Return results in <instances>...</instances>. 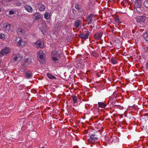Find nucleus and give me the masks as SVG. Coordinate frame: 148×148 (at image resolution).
<instances>
[{"label": "nucleus", "instance_id": "1", "mask_svg": "<svg viewBox=\"0 0 148 148\" xmlns=\"http://www.w3.org/2000/svg\"><path fill=\"white\" fill-rule=\"evenodd\" d=\"M61 57L60 54L57 51H54L51 53V57L53 63L58 64L61 63Z\"/></svg>", "mask_w": 148, "mask_h": 148}, {"label": "nucleus", "instance_id": "2", "mask_svg": "<svg viewBox=\"0 0 148 148\" xmlns=\"http://www.w3.org/2000/svg\"><path fill=\"white\" fill-rule=\"evenodd\" d=\"M11 51V50L9 48L6 47L0 51V56H2L7 54L9 53Z\"/></svg>", "mask_w": 148, "mask_h": 148}, {"label": "nucleus", "instance_id": "3", "mask_svg": "<svg viewBox=\"0 0 148 148\" xmlns=\"http://www.w3.org/2000/svg\"><path fill=\"white\" fill-rule=\"evenodd\" d=\"M16 42L18 45L23 46L25 45V42L23 41V39L21 38L16 37Z\"/></svg>", "mask_w": 148, "mask_h": 148}, {"label": "nucleus", "instance_id": "4", "mask_svg": "<svg viewBox=\"0 0 148 148\" xmlns=\"http://www.w3.org/2000/svg\"><path fill=\"white\" fill-rule=\"evenodd\" d=\"M89 35V32L87 30L86 33L84 32L82 33L79 34V37L82 39H86L88 38Z\"/></svg>", "mask_w": 148, "mask_h": 148}, {"label": "nucleus", "instance_id": "5", "mask_svg": "<svg viewBox=\"0 0 148 148\" xmlns=\"http://www.w3.org/2000/svg\"><path fill=\"white\" fill-rule=\"evenodd\" d=\"M98 139V138L97 137V136L95 135V134H91L90 136V139L88 140V141L89 143H92V141L95 142Z\"/></svg>", "mask_w": 148, "mask_h": 148}, {"label": "nucleus", "instance_id": "6", "mask_svg": "<svg viewBox=\"0 0 148 148\" xmlns=\"http://www.w3.org/2000/svg\"><path fill=\"white\" fill-rule=\"evenodd\" d=\"M37 7L40 11H43L45 9V6L42 3L39 2L37 4Z\"/></svg>", "mask_w": 148, "mask_h": 148}, {"label": "nucleus", "instance_id": "7", "mask_svg": "<svg viewBox=\"0 0 148 148\" xmlns=\"http://www.w3.org/2000/svg\"><path fill=\"white\" fill-rule=\"evenodd\" d=\"M23 57L20 54L17 55L14 58L13 60L14 61H17L19 62H20L22 60Z\"/></svg>", "mask_w": 148, "mask_h": 148}, {"label": "nucleus", "instance_id": "8", "mask_svg": "<svg viewBox=\"0 0 148 148\" xmlns=\"http://www.w3.org/2000/svg\"><path fill=\"white\" fill-rule=\"evenodd\" d=\"M145 16H143L139 17L136 19V21L138 23H143L145 21Z\"/></svg>", "mask_w": 148, "mask_h": 148}, {"label": "nucleus", "instance_id": "9", "mask_svg": "<svg viewBox=\"0 0 148 148\" xmlns=\"http://www.w3.org/2000/svg\"><path fill=\"white\" fill-rule=\"evenodd\" d=\"M102 35L103 33L102 32L96 33L95 34H94V37L96 40H98L101 38Z\"/></svg>", "mask_w": 148, "mask_h": 148}, {"label": "nucleus", "instance_id": "10", "mask_svg": "<svg viewBox=\"0 0 148 148\" xmlns=\"http://www.w3.org/2000/svg\"><path fill=\"white\" fill-rule=\"evenodd\" d=\"M4 28L6 30H8L9 32L10 30H11L12 25L8 23H5L3 25Z\"/></svg>", "mask_w": 148, "mask_h": 148}, {"label": "nucleus", "instance_id": "11", "mask_svg": "<svg viewBox=\"0 0 148 148\" xmlns=\"http://www.w3.org/2000/svg\"><path fill=\"white\" fill-rule=\"evenodd\" d=\"M134 6L137 8H140L141 7V0H136Z\"/></svg>", "mask_w": 148, "mask_h": 148}, {"label": "nucleus", "instance_id": "12", "mask_svg": "<svg viewBox=\"0 0 148 148\" xmlns=\"http://www.w3.org/2000/svg\"><path fill=\"white\" fill-rule=\"evenodd\" d=\"M36 44L38 47L42 48L44 47V43L42 41H38L36 42Z\"/></svg>", "mask_w": 148, "mask_h": 148}, {"label": "nucleus", "instance_id": "13", "mask_svg": "<svg viewBox=\"0 0 148 148\" xmlns=\"http://www.w3.org/2000/svg\"><path fill=\"white\" fill-rule=\"evenodd\" d=\"M25 73H26L25 77L26 78L29 79L32 77V72L31 71L27 70Z\"/></svg>", "mask_w": 148, "mask_h": 148}, {"label": "nucleus", "instance_id": "14", "mask_svg": "<svg viewBox=\"0 0 148 148\" xmlns=\"http://www.w3.org/2000/svg\"><path fill=\"white\" fill-rule=\"evenodd\" d=\"M75 7V8L77 9L78 12L79 13H82V10L81 8V6L79 4L76 5Z\"/></svg>", "mask_w": 148, "mask_h": 148}, {"label": "nucleus", "instance_id": "15", "mask_svg": "<svg viewBox=\"0 0 148 148\" xmlns=\"http://www.w3.org/2000/svg\"><path fill=\"white\" fill-rule=\"evenodd\" d=\"M44 53L42 51H39V54L38 56L39 58L43 60V59L44 58Z\"/></svg>", "mask_w": 148, "mask_h": 148}, {"label": "nucleus", "instance_id": "16", "mask_svg": "<svg viewBox=\"0 0 148 148\" xmlns=\"http://www.w3.org/2000/svg\"><path fill=\"white\" fill-rule=\"evenodd\" d=\"M25 8L27 11L29 12H32V11L33 10L32 8L31 7L28 5H25Z\"/></svg>", "mask_w": 148, "mask_h": 148}, {"label": "nucleus", "instance_id": "17", "mask_svg": "<svg viewBox=\"0 0 148 148\" xmlns=\"http://www.w3.org/2000/svg\"><path fill=\"white\" fill-rule=\"evenodd\" d=\"M93 14H90V15L87 17V20L88 22H91L92 21V18L93 17Z\"/></svg>", "mask_w": 148, "mask_h": 148}, {"label": "nucleus", "instance_id": "18", "mask_svg": "<svg viewBox=\"0 0 148 148\" xmlns=\"http://www.w3.org/2000/svg\"><path fill=\"white\" fill-rule=\"evenodd\" d=\"M143 36L144 39L146 41H148V30L145 33H144L143 34Z\"/></svg>", "mask_w": 148, "mask_h": 148}, {"label": "nucleus", "instance_id": "19", "mask_svg": "<svg viewBox=\"0 0 148 148\" xmlns=\"http://www.w3.org/2000/svg\"><path fill=\"white\" fill-rule=\"evenodd\" d=\"M31 62V59L29 58H27L26 60L25 63L24 65L28 66Z\"/></svg>", "mask_w": 148, "mask_h": 148}, {"label": "nucleus", "instance_id": "20", "mask_svg": "<svg viewBox=\"0 0 148 148\" xmlns=\"http://www.w3.org/2000/svg\"><path fill=\"white\" fill-rule=\"evenodd\" d=\"M91 55L95 57H97L99 56V54L97 52L94 51H92L91 53Z\"/></svg>", "mask_w": 148, "mask_h": 148}, {"label": "nucleus", "instance_id": "21", "mask_svg": "<svg viewBox=\"0 0 148 148\" xmlns=\"http://www.w3.org/2000/svg\"><path fill=\"white\" fill-rule=\"evenodd\" d=\"M98 105L99 107L103 108H105L106 106V105L103 102H98Z\"/></svg>", "mask_w": 148, "mask_h": 148}, {"label": "nucleus", "instance_id": "22", "mask_svg": "<svg viewBox=\"0 0 148 148\" xmlns=\"http://www.w3.org/2000/svg\"><path fill=\"white\" fill-rule=\"evenodd\" d=\"M44 17L46 19H49L50 17L49 13L46 12L44 14Z\"/></svg>", "mask_w": 148, "mask_h": 148}, {"label": "nucleus", "instance_id": "23", "mask_svg": "<svg viewBox=\"0 0 148 148\" xmlns=\"http://www.w3.org/2000/svg\"><path fill=\"white\" fill-rule=\"evenodd\" d=\"M81 21L80 20H76L75 23V27H79V26L80 25V23Z\"/></svg>", "mask_w": 148, "mask_h": 148}, {"label": "nucleus", "instance_id": "24", "mask_svg": "<svg viewBox=\"0 0 148 148\" xmlns=\"http://www.w3.org/2000/svg\"><path fill=\"white\" fill-rule=\"evenodd\" d=\"M47 75L49 78L51 79H56V77H55L51 75L49 73H47Z\"/></svg>", "mask_w": 148, "mask_h": 148}, {"label": "nucleus", "instance_id": "25", "mask_svg": "<svg viewBox=\"0 0 148 148\" xmlns=\"http://www.w3.org/2000/svg\"><path fill=\"white\" fill-rule=\"evenodd\" d=\"M34 16L36 19H38L41 17L40 14L39 13H36L35 14Z\"/></svg>", "mask_w": 148, "mask_h": 148}, {"label": "nucleus", "instance_id": "26", "mask_svg": "<svg viewBox=\"0 0 148 148\" xmlns=\"http://www.w3.org/2000/svg\"><path fill=\"white\" fill-rule=\"evenodd\" d=\"M71 97L73 98V102L74 103H76L77 102V97L75 96L74 95H73Z\"/></svg>", "mask_w": 148, "mask_h": 148}, {"label": "nucleus", "instance_id": "27", "mask_svg": "<svg viewBox=\"0 0 148 148\" xmlns=\"http://www.w3.org/2000/svg\"><path fill=\"white\" fill-rule=\"evenodd\" d=\"M111 61L112 63L114 64H115L117 63V60L114 58H112L111 59Z\"/></svg>", "mask_w": 148, "mask_h": 148}, {"label": "nucleus", "instance_id": "28", "mask_svg": "<svg viewBox=\"0 0 148 148\" xmlns=\"http://www.w3.org/2000/svg\"><path fill=\"white\" fill-rule=\"evenodd\" d=\"M143 4L145 7L148 8V0H146L144 1Z\"/></svg>", "mask_w": 148, "mask_h": 148}, {"label": "nucleus", "instance_id": "29", "mask_svg": "<svg viewBox=\"0 0 148 148\" xmlns=\"http://www.w3.org/2000/svg\"><path fill=\"white\" fill-rule=\"evenodd\" d=\"M15 4L18 6H20L22 5V3H20L19 1H16L15 3Z\"/></svg>", "mask_w": 148, "mask_h": 148}, {"label": "nucleus", "instance_id": "30", "mask_svg": "<svg viewBox=\"0 0 148 148\" xmlns=\"http://www.w3.org/2000/svg\"><path fill=\"white\" fill-rule=\"evenodd\" d=\"M0 38L4 40L5 39V36L4 34H0Z\"/></svg>", "mask_w": 148, "mask_h": 148}, {"label": "nucleus", "instance_id": "31", "mask_svg": "<svg viewBox=\"0 0 148 148\" xmlns=\"http://www.w3.org/2000/svg\"><path fill=\"white\" fill-rule=\"evenodd\" d=\"M56 27H58V29H60L61 27H62V25L59 22L58 23H57V24L56 25Z\"/></svg>", "mask_w": 148, "mask_h": 148}, {"label": "nucleus", "instance_id": "32", "mask_svg": "<svg viewBox=\"0 0 148 148\" xmlns=\"http://www.w3.org/2000/svg\"><path fill=\"white\" fill-rule=\"evenodd\" d=\"M24 65H23V66H22V68L21 70V72H25V73L26 71H27V70L26 69H25L24 68V67L25 68V66Z\"/></svg>", "mask_w": 148, "mask_h": 148}, {"label": "nucleus", "instance_id": "33", "mask_svg": "<svg viewBox=\"0 0 148 148\" xmlns=\"http://www.w3.org/2000/svg\"><path fill=\"white\" fill-rule=\"evenodd\" d=\"M114 21L116 23H119V19L117 18H116L114 19Z\"/></svg>", "mask_w": 148, "mask_h": 148}, {"label": "nucleus", "instance_id": "34", "mask_svg": "<svg viewBox=\"0 0 148 148\" xmlns=\"http://www.w3.org/2000/svg\"><path fill=\"white\" fill-rule=\"evenodd\" d=\"M14 12L12 10H10L9 11V13L10 14L12 15L14 14Z\"/></svg>", "mask_w": 148, "mask_h": 148}, {"label": "nucleus", "instance_id": "35", "mask_svg": "<svg viewBox=\"0 0 148 148\" xmlns=\"http://www.w3.org/2000/svg\"><path fill=\"white\" fill-rule=\"evenodd\" d=\"M145 67L147 69H148V60L145 64Z\"/></svg>", "mask_w": 148, "mask_h": 148}, {"label": "nucleus", "instance_id": "36", "mask_svg": "<svg viewBox=\"0 0 148 148\" xmlns=\"http://www.w3.org/2000/svg\"><path fill=\"white\" fill-rule=\"evenodd\" d=\"M40 30L41 32L42 33V34H44L46 32V31L45 30H42V29H40Z\"/></svg>", "mask_w": 148, "mask_h": 148}, {"label": "nucleus", "instance_id": "37", "mask_svg": "<svg viewBox=\"0 0 148 148\" xmlns=\"http://www.w3.org/2000/svg\"><path fill=\"white\" fill-rule=\"evenodd\" d=\"M18 31L22 32V30L20 29H18Z\"/></svg>", "mask_w": 148, "mask_h": 148}, {"label": "nucleus", "instance_id": "38", "mask_svg": "<svg viewBox=\"0 0 148 148\" xmlns=\"http://www.w3.org/2000/svg\"><path fill=\"white\" fill-rule=\"evenodd\" d=\"M114 28L113 29H112V33H113L114 32Z\"/></svg>", "mask_w": 148, "mask_h": 148}, {"label": "nucleus", "instance_id": "39", "mask_svg": "<svg viewBox=\"0 0 148 148\" xmlns=\"http://www.w3.org/2000/svg\"><path fill=\"white\" fill-rule=\"evenodd\" d=\"M147 50L148 51V46L147 47H146Z\"/></svg>", "mask_w": 148, "mask_h": 148}, {"label": "nucleus", "instance_id": "40", "mask_svg": "<svg viewBox=\"0 0 148 148\" xmlns=\"http://www.w3.org/2000/svg\"><path fill=\"white\" fill-rule=\"evenodd\" d=\"M13 0H8V1L9 2H10L11 1H12Z\"/></svg>", "mask_w": 148, "mask_h": 148}, {"label": "nucleus", "instance_id": "41", "mask_svg": "<svg viewBox=\"0 0 148 148\" xmlns=\"http://www.w3.org/2000/svg\"><path fill=\"white\" fill-rule=\"evenodd\" d=\"M1 11V8L0 7V12Z\"/></svg>", "mask_w": 148, "mask_h": 148}, {"label": "nucleus", "instance_id": "42", "mask_svg": "<svg viewBox=\"0 0 148 148\" xmlns=\"http://www.w3.org/2000/svg\"><path fill=\"white\" fill-rule=\"evenodd\" d=\"M91 27H92V28H93V27H94V26H93H93H91Z\"/></svg>", "mask_w": 148, "mask_h": 148}, {"label": "nucleus", "instance_id": "43", "mask_svg": "<svg viewBox=\"0 0 148 148\" xmlns=\"http://www.w3.org/2000/svg\"><path fill=\"white\" fill-rule=\"evenodd\" d=\"M40 148H45V147H41Z\"/></svg>", "mask_w": 148, "mask_h": 148}, {"label": "nucleus", "instance_id": "44", "mask_svg": "<svg viewBox=\"0 0 148 148\" xmlns=\"http://www.w3.org/2000/svg\"><path fill=\"white\" fill-rule=\"evenodd\" d=\"M46 27V26H47V25H46L45 26Z\"/></svg>", "mask_w": 148, "mask_h": 148}, {"label": "nucleus", "instance_id": "45", "mask_svg": "<svg viewBox=\"0 0 148 148\" xmlns=\"http://www.w3.org/2000/svg\"><path fill=\"white\" fill-rule=\"evenodd\" d=\"M145 14L147 15L146 14ZM147 15L148 16V14H147Z\"/></svg>", "mask_w": 148, "mask_h": 148}]
</instances>
